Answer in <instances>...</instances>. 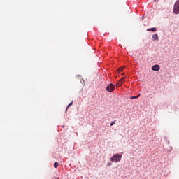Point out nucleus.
<instances>
[{
	"instance_id": "nucleus-11",
	"label": "nucleus",
	"mask_w": 179,
	"mask_h": 179,
	"mask_svg": "<svg viewBox=\"0 0 179 179\" xmlns=\"http://www.w3.org/2000/svg\"><path fill=\"white\" fill-rule=\"evenodd\" d=\"M122 71H124V67L120 68L119 69H117L118 72H122Z\"/></svg>"
},
{
	"instance_id": "nucleus-13",
	"label": "nucleus",
	"mask_w": 179,
	"mask_h": 179,
	"mask_svg": "<svg viewBox=\"0 0 179 179\" xmlns=\"http://www.w3.org/2000/svg\"><path fill=\"white\" fill-rule=\"evenodd\" d=\"M107 166H108V167H110V166H113V163L108 162V163L107 164Z\"/></svg>"
},
{
	"instance_id": "nucleus-12",
	"label": "nucleus",
	"mask_w": 179,
	"mask_h": 179,
	"mask_svg": "<svg viewBox=\"0 0 179 179\" xmlns=\"http://www.w3.org/2000/svg\"><path fill=\"white\" fill-rule=\"evenodd\" d=\"M113 125H115V120L113 121V122L110 123V127H113Z\"/></svg>"
},
{
	"instance_id": "nucleus-10",
	"label": "nucleus",
	"mask_w": 179,
	"mask_h": 179,
	"mask_svg": "<svg viewBox=\"0 0 179 179\" xmlns=\"http://www.w3.org/2000/svg\"><path fill=\"white\" fill-rule=\"evenodd\" d=\"M58 166H59V164L58 162H55V164H54L55 169H57V167H58Z\"/></svg>"
},
{
	"instance_id": "nucleus-5",
	"label": "nucleus",
	"mask_w": 179,
	"mask_h": 179,
	"mask_svg": "<svg viewBox=\"0 0 179 179\" xmlns=\"http://www.w3.org/2000/svg\"><path fill=\"white\" fill-rule=\"evenodd\" d=\"M124 82H125L124 78H122L119 80V82L116 84V86H121V85H122V83H124Z\"/></svg>"
},
{
	"instance_id": "nucleus-3",
	"label": "nucleus",
	"mask_w": 179,
	"mask_h": 179,
	"mask_svg": "<svg viewBox=\"0 0 179 179\" xmlns=\"http://www.w3.org/2000/svg\"><path fill=\"white\" fill-rule=\"evenodd\" d=\"M115 89V85H114V84H110L106 87V90L109 92H114Z\"/></svg>"
},
{
	"instance_id": "nucleus-7",
	"label": "nucleus",
	"mask_w": 179,
	"mask_h": 179,
	"mask_svg": "<svg viewBox=\"0 0 179 179\" xmlns=\"http://www.w3.org/2000/svg\"><path fill=\"white\" fill-rule=\"evenodd\" d=\"M152 39L156 41V40H159V35H157V34H155L152 36Z\"/></svg>"
},
{
	"instance_id": "nucleus-2",
	"label": "nucleus",
	"mask_w": 179,
	"mask_h": 179,
	"mask_svg": "<svg viewBox=\"0 0 179 179\" xmlns=\"http://www.w3.org/2000/svg\"><path fill=\"white\" fill-rule=\"evenodd\" d=\"M173 13H175V15H178L179 13V0H177L175 2L173 6Z\"/></svg>"
},
{
	"instance_id": "nucleus-6",
	"label": "nucleus",
	"mask_w": 179,
	"mask_h": 179,
	"mask_svg": "<svg viewBox=\"0 0 179 179\" xmlns=\"http://www.w3.org/2000/svg\"><path fill=\"white\" fill-rule=\"evenodd\" d=\"M148 31H152L153 33L157 31V29L156 28H150L147 29Z\"/></svg>"
},
{
	"instance_id": "nucleus-9",
	"label": "nucleus",
	"mask_w": 179,
	"mask_h": 179,
	"mask_svg": "<svg viewBox=\"0 0 179 179\" xmlns=\"http://www.w3.org/2000/svg\"><path fill=\"white\" fill-rule=\"evenodd\" d=\"M139 94L138 95H137V96H131L130 97V99H131V100H134V99H138V97H139Z\"/></svg>"
},
{
	"instance_id": "nucleus-1",
	"label": "nucleus",
	"mask_w": 179,
	"mask_h": 179,
	"mask_svg": "<svg viewBox=\"0 0 179 179\" xmlns=\"http://www.w3.org/2000/svg\"><path fill=\"white\" fill-rule=\"evenodd\" d=\"M121 159H122V155L117 153L110 157V162H113V163H120Z\"/></svg>"
},
{
	"instance_id": "nucleus-4",
	"label": "nucleus",
	"mask_w": 179,
	"mask_h": 179,
	"mask_svg": "<svg viewBox=\"0 0 179 179\" xmlns=\"http://www.w3.org/2000/svg\"><path fill=\"white\" fill-rule=\"evenodd\" d=\"M152 71H156V72H158V71H160V66L156 64V65H154L152 67Z\"/></svg>"
},
{
	"instance_id": "nucleus-8",
	"label": "nucleus",
	"mask_w": 179,
	"mask_h": 179,
	"mask_svg": "<svg viewBox=\"0 0 179 179\" xmlns=\"http://www.w3.org/2000/svg\"><path fill=\"white\" fill-rule=\"evenodd\" d=\"M73 104V101H72L66 107V111H68V109L69 108V107H71V106H72Z\"/></svg>"
},
{
	"instance_id": "nucleus-14",
	"label": "nucleus",
	"mask_w": 179,
	"mask_h": 179,
	"mask_svg": "<svg viewBox=\"0 0 179 179\" xmlns=\"http://www.w3.org/2000/svg\"><path fill=\"white\" fill-rule=\"evenodd\" d=\"M155 2H159V0H154Z\"/></svg>"
}]
</instances>
